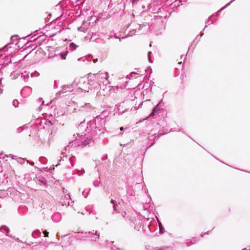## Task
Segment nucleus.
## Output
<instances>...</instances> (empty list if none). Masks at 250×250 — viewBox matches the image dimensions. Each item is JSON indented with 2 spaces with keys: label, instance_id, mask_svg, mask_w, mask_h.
<instances>
[{
  "label": "nucleus",
  "instance_id": "1",
  "mask_svg": "<svg viewBox=\"0 0 250 250\" xmlns=\"http://www.w3.org/2000/svg\"><path fill=\"white\" fill-rule=\"evenodd\" d=\"M105 116L104 115V113H103L97 116L94 120L89 122L87 124V127L85 129V132L83 133V135L87 136V137L84 138L83 140H82V145L86 146L90 144L93 142L94 137L97 135L100 134L103 132L102 129H103L105 124ZM81 136H83V134H82Z\"/></svg>",
  "mask_w": 250,
  "mask_h": 250
},
{
  "label": "nucleus",
  "instance_id": "2",
  "mask_svg": "<svg viewBox=\"0 0 250 250\" xmlns=\"http://www.w3.org/2000/svg\"><path fill=\"white\" fill-rule=\"evenodd\" d=\"M76 237L81 239L87 238L91 242H96L100 238V232L94 230L84 232H78Z\"/></svg>",
  "mask_w": 250,
  "mask_h": 250
},
{
  "label": "nucleus",
  "instance_id": "3",
  "mask_svg": "<svg viewBox=\"0 0 250 250\" xmlns=\"http://www.w3.org/2000/svg\"><path fill=\"white\" fill-rule=\"evenodd\" d=\"M77 79H75L72 84L69 85H63L62 86V90L58 91L56 94V97L59 98L61 96V95L62 94V96H64L66 95L65 94L67 92H71L73 90V87L74 85H77L78 82Z\"/></svg>",
  "mask_w": 250,
  "mask_h": 250
},
{
  "label": "nucleus",
  "instance_id": "4",
  "mask_svg": "<svg viewBox=\"0 0 250 250\" xmlns=\"http://www.w3.org/2000/svg\"><path fill=\"white\" fill-rule=\"evenodd\" d=\"M0 229L2 230L4 232H5L6 235L7 236H9V237L14 239L15 240V241H17V242L21 243L22 244H23V242L21 241L19 238H15V236H13L11 235H8V233L10 232V229L8 227L3 225V226H1Z\"/></svg>",
  "mask_w": 250,
  "mask_h": 250
},
{
  "label": "nucleus",
  "instance_id": "5",
  "mask_svg": "<svg viewBox=\"0 0 250 250\" xmlns=\"http://www.w3.org/2000/svg\"><path fill=\"white\" fill-rule=\"evenodd\" d=\"M164 104L162 103V100H161L159 103L153 108L152 112L150 113V116H152L155 115L156 113L158 112L160 110V107L163 106Z\"/></svg>",
  "mask_w": 250,
  "mask_h": 250
},
{
  "label": "nucleus",
  "instance_id": "6",
  "mask_svg": "<svg viewBox=\"0 0 250 250\" xmlns=\"http://www.w3.org/2000/svg\"><path fill=\"white\" fill-rule=\"evenodd\" d=\"M31 93V88L29 86H25L21 90V93L22 97L28 96Z\"/></svg>",
  "mask_w": 250,
  "mask_h": 250
},
{
  "label": "nucleus",
  "instance_id": "7",
  "mask_svg": "<svg viewBox=\"0 0 250 250\" xmlns=\"http://www.w3.org/2000/svg\"><path fill=\"white\" fill-rule=\"evenodd\" d=\"M117 214V218L119 220H125V221H127V218L128 216H127L126 213L125 212H122L120 213L118 211V213H116Z\"/></svg>",
  "mask_w": 250,
  "mask_h": 250
},
{
  "label": "nucleus",
  "instance_id": "8",
  "mask_svg": "<svg viewBox=\"0 0 250 250\" xmlns=\"http://www.w3.org/2000/svg\"><path fill=\"white\" fill-rule=\"evenodd\" d=\"M82 111H90L93 109V107L89 103H85L83 105L81 106Z\"/></svg>",
  "mask_w": 250,
  "mask_h": 250
},
{
  "label": "nucleus",
  "instance_id": "9",
  "mask_svg": "<svg viewBox=\"0 0 250 250\" xmlns=\"http://www.w3.org/2000/svg\"><path fill=\"white\" fill-rule=\"evenodd\" d=\"M110 203H111V204H112L113 208V211L112 212V214L113 215H114V214H115V213H118L119 210L118 209V207L119 205H118L116 201H115V200H114L113 199H111V201H110Z\"/></svg>",
  "mask_w": 250,
  "mask_h": 250
},
{
  "label": "nucleus",
  "instance_id": "10",
  "mask_svg": "<svg viewBox=\"0 0 250 250\" xmlns=\"http://www.w3.org/2000/svg\"><path fill=\"white\" fill-rule=\"evenodd\" d=\"M13 44V43H12V42L8 43L6 45H5L3 47L0 49V58L3 57V55L2 53H1V52L2 51H4V52H5L6 51H8L7 47L9 45ZM2 59H3V58H2Z\"/></svg>",
  "mask_w": 250,
  "mask_h": 250
},
{
  "label": "nucleus",
  "instance_id": "11",
  "mask_svg": "<svg viewBox=\"0 0 250 250\" xmlns=\"http://www.w3.org/2000/svg\"><path fill=\"white\" fill-rule=\"evenodd\" d=\"M199 240L198 238L197 237H194L192 238V240H187V242H186V245L188 246L190 245L194 244L196 243L197 242H198Z\"/></svg>",
  "mask_w": 250,
  "mask_h": 250
},
{
  "label": "nucleus",
  "instance_id": "12",
  "mask_svg": "<svg viewBox=\"0 0 250 250\" xmlns=\"http://www.w3.org/2000/svg\"><path fill=\"white\" fill-rule=\"evenodd\" d=\"M68 54V51H66L64 52H61L58 55H56L57 58H61L62 59L64 60L66 59V57Z\"/></svg>",
  "mask_w": 250,
  "mask_h": 250
},
{
  "label": "nucleus",
  "instance_id": "13",
  "mask_svg": "<svg viewBox=\"0 0 250 250\" xmlns=\"http://www.w3.org/2000/svg\"><path fill=\"white\" fill-rule=\"evenodd\" d=\"M41 235V232L39 229H36L34 230L32 233V236L34 238H36L40 236Z\"/></svg>",
  "mask_w": 250,
  "mask_h": 250
},
{
  "label": "nucleus",
  "instance_id": "14",
  "mask_svg": "<svg viewBox=\"0 0 250 250\" xmlns=\"http://www.w3.org/2000/svg\"><path fill=\"white\" fill-rule=\"evenodd\" d=\"M158 226H159V233L160 234L164 233L165 232V228L163 227L162 223L159 219H158Z\"/></svg>",
  "mask_w": 250,
  "mask_h": 250
},
{
  "label": "nucleus",
  "instance_id": "15",
  "mask_svg": "<svg viewBox=\"0 0 250 250\" xmlns=\"http://www.w3.org/2000/svg\"><path fill=\"white\" fill-rule=\"evenodd\" d=\"M73 146V142H70L69 143V144L66 146L64 149L62 151V155H63L64 153H65L66 151L67 150H69L70 149V147H72Z\"/></svg>",
  "mask_w": 250,
  "mask_h": 250
},
{
  "label": "nucleus",
  "instance_id": "16",
  "mask_svg": "<svg viewBox=\"0 0 250 250\" xmlns=\"http://www.w3.org/2000/svg\"><path fill=\"white\" fill-rule=\"evenodd\" d=\"M162 135V134L155 133L153 135H149L148 138L149 140H154L155 139L159 138Z\"/></svg>",
  "mask_w": 250,
  "mask_h": 250
},
{
  "label": "nucleus",
  "instance_id": "17",
  "mask_svg": "<svg viewBox=\"0 0 250 250\" xmlns=\"http://www.w3.org/2000/svg\"><path fill=\"white\" fill-rule=\"evenodd\" d=\"M78 46L74 42H71L69 44V50L71 51H73L75 50Z\"/></svg>",
  "mask_w": 250,
  "mask_h": 250
},
{
  "label": "nucleus",
  "instance_id": "18",
  "mask_svg": "<svg viewBox=\"0 0 250 250\" xmlns=\"http://www.w3.org/2000/svg\"><path fill=\"white\" fill-rule=\"evenodd\" d=\"M134 34V32L133 31H130L126 36L125 37H123L121 38H120V41L121 39H124L126 38L127 37L132 36Z\"/></svg>",
  "mask_w": 250,
  "mask_h": 250
},
{
  "label": "nucleus",
  "instance_id": "19",
  "mask_svg": "<svg viewBox=\"0 0 250 250\" xmlns=\"http://www.w3.org/2000/svg\"><path fill=\"white\" fill-rule=\"evenodd\" d=\"M214 17L213 15H211L206 21V24H208L209 25L210 24L213 23V21L212 19Z\"/></svg>",
  "mask_w": 250,
  "mask_h": 250
},
{
  "label": "nucleus",
  "instance_id": "20",
  "mask_svg": "<svg viewBox=\"0 0 250 250\" xmlns=\"http://www.w3.org/2000/svg\"><path fill=\"white\" fill-rule=\"evenodd\" d=\"M21 77H23L24 80L26 81V79L29 77V73L25 71L24 73H22Z\"/></svg>",
  "mask_w": 250,
  "mask_h": 250
},
{
  "label": "nucleus",
  "instance_id": "21",
  "mask_svg": "<svg viewBox=\"0 0 250 250\" xmlns=\"http://www.w3.org/2000/svg\"><path fill=\"white\" fill-rule=\"evenodd\" d=\"M100 183V181L98 179L95 180L93 181V184L95 187H98Z\"/></svg>",
  "mask_w": 250,
  "mask_h": 250
},
{
  "label": "nucleus",
  "instance_id": "22",
  "mask_svg": "<svg viewBox=\"0 0 250 250\" xmlns=\"http://www.w3.org/2000/svg\"><path fill=\"white\" fill-rule=\"evenodd\" d=\"M17 162L21 164H23L25 162V159L21 158L17 160Z\"/></svg>",
  "mask_w": 250,
  "mask_h": 250
},
{
  "label": "nucleus",
  "instance_id": "23",
  "mask_svg": "<svg viewBox=\"0 0 250 250\" xmlns=\"http://www.w3.org/2000/svg\"><path fill=\"white\" fill-rule=\"evenodd\" d=\"M19 102L17 100H14L13 101V104L15 107H17L18 106Z\"/></svg>",
  "mask_w": 250,
  "mask_h": 250
},
{
  "label": "nucleus",
  "instance_id": "24",
  "mask_svg": "<svg viewBox=\"0 0 250 250\" xmlns=\"http://www.w3.org/2000/svg\"><path fill=\"white\" fill-rule=\"evenodd\" d=\"M18 35H13L11 37V40L13 42H14L18 39Z\"/></svg>",
  "mask_w": 250,
  "mask_h": 250
},
{
  "label": "nucleus",
  "instance_id": "25",
  "mask_svg": "<svg viewBox=\"0 0 250 250\" xmlns=\"http://www.w3.org/2000/svg\"><path fill=\"white\" fill-rule=\"evenodd\" d=\"M42 233L45 237H48L49 232L46 230H43Z\"/></svg>",
  "mask_w": 250,
  "mask_h": 250
},
{
  "label": "nucleus",
  "instance_id": "26",
  "mask_svg": "<svg viewBox=\"0 0 250 250\" xmlns=\"http://www.w3.org/2000/svg\"><path fill=\"white\" fill-rule=\"evenodd\" d=\"M92 58H93V56H91V55H89V56L86 58V59H87V61H88V62H89V61H91L92 60Z\"/></svg>",
  "mask_w": 250,
  "mask_h": 250
},
{
  "label": "nucleus",
  "instance_id": "27",
  "mask_svg": "<svg viewBox=\"0 0 250 250\" xmlns=\"http://www.w3.org/2000/svg\"><path fill=\"white\" fill-rule=\"evenodd\" d=\"M214 17L212 19L213 22L217 20V15H213Z\"/></svg>",
  "mask_w": 250,
  "mask_h": 250
},
{
  "label": "nucleus",
  "instance_id": "28",
  "mask_svg": "<svg viewBox=\"0 0 250 250\" xmlns=\"http://www.w3.org/2000/svg\"><path fill=\"white\" fill-rule=\"evenodd\" d=\"M26 162H27V164H29L31 166H34V162H30L28 160H26Z\"/></svg>",
  "mask_w": 250,
  "mask_h": 250
},
{
  "label": "nucleus",
  "instance_id": "29",
  "mask_svg": "<svg viewBox=\"0 0 250 250\" xmlns=\"http://www.w3.org/2000/svg\"><path fill=\"white\" fill-rule=\"evenodd\" d=\"M23 130V126L20 127L17 130L19 132H20L21 131H22Z\"/></svg>",
  "mask_w": 250,
  "mask_h": 250
},
{
  "label": "nucleus",
  "instance_id": "30",
  "mask_svg": "<svg viewBox=\"0 0 250 250\" xmlns=\"http://www.w3.org/2000/svg\"><path fill=\"white\" fill-rule=\"evenodd\" d=\"M105 80L104 82H103V84L105 83V84H106V83H108V82H107L106 83H105L107 81V76H105Z\"/></svg>",
  "mask_w": 250,
  "mask_h": 250
},
{
  "label": "nucleus",
  "instance_id": "31",
  "mask_svg": "<svg viewBox=\"0 0 250 250\" xmlns=\"http://www.w3.org/2000/svg\"><path fill=\"white\" fill-rule=\"evenodd\" d=\"M136 75V73H135V72H132V73H131V74H130V76H131L132 77H135V75Z\"/></svg>",
  "mask_w": 250,
  "mask_h": 250
},
{
  "label": "nucleus",
  "instance_id": "32",
  "mask_svg": "<svg viewBox=\"0 0 250 250\" xmlns=\"http://www.w3.org/2000/svg\"><path fill=\"white\" fill-rule=\"evenodd\" d=\"M90 39L91 41H95L97 39V38H95L94 36L92 35Z\"/></svg>",
  "mask_w": 250,
  "mask_h": 250
},
{
  "label": "nucleus",
  "instance_id": "33",
  "mask_svg": "<svg viewBox=\"0 0 250 250\" xmlns=\"http://www.w3.org/2000/svg\"><path fill=\"white\" fill-rule=\"evenodd\" d=\"M97 61H98V59H93V62L94 63H96V62H97Z\"/></svg>",
  "mask_w": 250,
  "mask_h": 250
},
{
  "label": "nucleus",
  "instance_id": "34",
  "mask_svg": "<svg viewBox=\"0 0 250 250\" xmlns=\"http://www.w3.org/2000/svg\"><path fill=\"white\" fill-rule=\"evenodd\" d=\"M154 144V142H153V143H152V144H151L149 145V146L147 147V148H148L150 147L151 146H152Z\"/></svg>",
  "mask_w": 250,
  "mask_h": 250
},
{
  "label": "nucleus",
  "instance_id": "35",
  "mask_svg": "<svg viewBox=\"0 0 250 250\" xmlns=\"http://www.w3.org/2000/svg\"><path fill=\"white\" fill-rule=\"evenodd\" d=\"M114 249H118V248H116L115 246H114V247L112 248V250H115Z\"/></svg>",
  "mask_w": 250,
  "mask_h": 250
},
{
  "label": "nucleus",
  "instance_id": "36",
  "mask_svg": "<svg viewBox=\"0 0 250 250\" xmlns=\"http://www.w3.org/2000/svg\"><path fill=\"white\" fill-rule=\"evenodd\" d=\"M151 51H149V52H148L147 55H148V58H149V56H150V54H151Z\"/></svg>",
  "mask_w": 250,
  "mask_h": 250
},
{
  "label": "nucleus",
  "instance_id": "37",
  "mask_svg": "<svg viewBox=\"0 0 250 250\" xmlns=\"http://www.w3.org/2000/svg\"><path fill=\"white\" fill-rule=\"evenodd\" d=\"M69 160L70 162L71 163V166H73V164L71 162V158H70L69 159Z\"/></svg>",
  "mask_w": 250,
  "mask_h": 250
},
{
  "label": "nucleus",
  "instance_id": "38",
  "mask_svg": "<svg viewBox=\"0 0 250 250\" xmlns=\"http://www.w3.org/2000/svg\"><path fill=\"white\" fill-rule=\"evenodd\" d=\"M120 130H121V131H123V130H124V127H121L120 128Z\"/></svg>",
  "mask_w": 250,
  "mask_h": 250
},
{
  "label": "nucleus",
  "instance_id": "39",
  "mask_svg": "<svg viewBox=\"0 0 250 250\" xmlns=\"http://www.w3.org/2000/svg\"><path fill=\"white\" fill-rule=\"evenodd\" d=\"M112 36H110V37L108 38V40H110V39L112 38Z\"/></svg>",
  "mask_w": 250,
  "mask_h": 250
},
{
  "label": "nucleus",
  "instance_id": "40",
  "mask_svg": "<svg viewBox=\"0 0 250 250\" xmlns=\"http://www.w3.org/2000/svg\"><path fill=\"white\" fill-rule=\"evenodd\" d=\"M42 182L44 184H46L45 181H44L43 180L42 181Z\"/></svg>",
  "mask_w": 250,
  "mask_h": 250
},
{
  "label": "nucleus",
  "instance_id": "41",
  "mask_svg": "<svg viewBox=\"0 0 250 250\" xmlns=\"http://www.w3.org/2000/svg\"><path fill=\"white\" fill-rule=\"evenodd\" d=\"M114 38H115V39H119V40H120V38L118 37H117V36H115L114 37Z\"/></svg>",
  "mask_w": 250,
  "mask_h": 250
},
{
  "label": "nucleus",
  "instance_id": "42",
  "mask_svg": "<svg viewBox=\"0 0 250 250\" xmlns=\"http://www.w3.org/2000/svg\"><path fill=\"white\" fill-rule=\"evenodd\" d=\"M183 57L184 58V59H185V57L184 55H182L181 56V59L183 58Z\"/></svg>",
  "mask_w": 250,
  "mask_h": 250
},
{
  "label": "nucleus",
  "instance_id": "43",
  "mask_svg": "<svg viewBox=\"0 0 250 250\" xmlns=\"http://www.w3.org/2000/svg\"><path fill=\"white\" fill-rule=\"evenodd\" d=\"M39 101H41L42 100V98H40L39 99H38Z\"/></svg>",
  "mask_w": 250,
  "mask_h": 250
},
{
  "label": "nucleus",
  "instance_id": "44",
  "mask_svg": "<svg viewBox=\"0 0 250 250\" xmlns=\"http://www.w3.org/2000/svg\"><path fill=\"white\" fill-rule=\"evenodd\" d=\"M242 250H248L246 248H243L242 249Z\"/></svg>",
  "mask_w": 250,
  "mask_h": 250
},
{
  "label": "nucleus",
  "instance_id": "45",
  "mask_svg": "<svg viewBox=\"0 0 250 250\" xmlns=\"http://www.w3.org/2000/svg\"><path fill=\"white\" fill-rule=\"evenodd\" d=\"M100 74H96V76L97 77H98L99 76Z\"/></svg>",
  "mask_w": 250,
  "mask_h": 250
},
{
  "label": "nucleus",
  "instance_id": "46",
  "mask_svg": "<svg viewBox=\"0 0 250 250\" xmlns=\"http://www.w3.org/2000/svg\"><path fill=\"white\" fill-rule=\"evenodd\" d=\"M203 237V234H201V237Z\"/></svg>",
  "mask_w": 250,
  "mask_h": 250
},
{
  "label": "nucleus",
  "instance_id": "47",
  "mask_svg": "<svg viewBox=\"0 0 250 250\" xmlns=\"http://www.w3.org/2000/svg\"><path fill=\"white\" fill-rule=\"evenodd\" d=\"M142 104H143V103H142L141 104H139V106H140L141 105H142Z\"/></svg>",
  "mask_w": 250,
  "mask_h": 250
},
{
  "label": "nucleus",
  "instance_id": "48",
  "mask_svg": "<svg viewBox=\"0 0 250 250\" xmlns=\"http://www.w3.org/2000/svg\"><path fill=\"white\" fill-rule=\"evenodd\" d=\"M208 234V232H206V233H205L204 234H205H205Z\"/></svg>",
  "mask_w": 250,
  "mask_h": 250
},
{
  "label": "nucleus",
  "instance_id": "49",
  "mask_svg": "<svg viewBox=\"0 0 250 250\" xmlns=\"http://www.w3.org/2000/svg\"><path fill=\"white\" fill-rule=\"evenodd\" d=\"M149 62H152V61H150V60H149Z\"/></svg>",
  "mask_w": 250,
  "mask_h": 250
}]
</instances>
